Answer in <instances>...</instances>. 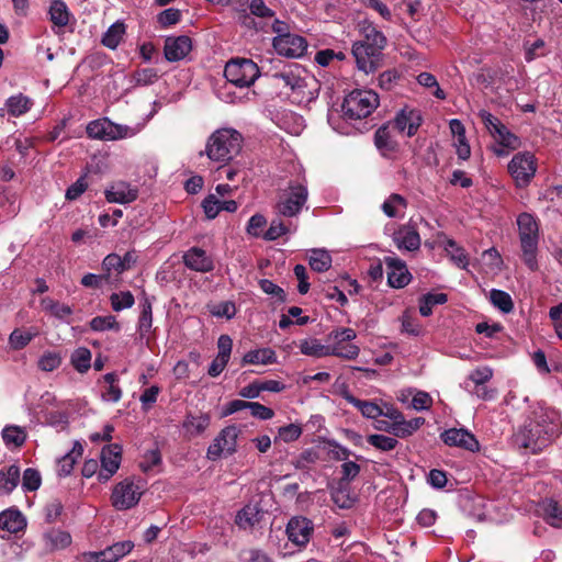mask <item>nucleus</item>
<instances>
[{
  "instance_id": "f257e3e1",
  "label": "nucleus",
  "mask_w": 562,
  "mask_h": 562,
  "mask_svg": "<svg viewBox=\"0 0 562 562\" xmlns=\"http://www.w3.org/2000/svg\"><path fill=\"white\" fill-rule=\"evenodd\" d=\"M561 418L558 411L540 406L533 418L517 435V442L532 452L540 451L561 432Z\"/></svg>"
},
{
  "instance_id": "f03ea898",
  "label": "nucleus",
  "mask_w": 562,
  "mask_h": 562,
  "mask_svg": "<svg viewBox=\"0 0 562 562\" xmlns=\"http://www.w3.org/2000/svg\"><path fill=\"white\" fill-rule=\"evenodd\" d=\"M517 226L521 259L530 271H537L539 269L537 260L539 222L532 214L522 212L517 216Z\"/></svg>"
},
{
  "instance_id": "7ed1b4c3",
  "label": "nucleus",
  "mask_w": 562,
  "mask_h": 562,
  "mask_svg": "<svg viewBox=\"0 0 562 562\" xmlns=\"http://www.w3.org/2000/svg\"><path fill=\"white\" fill-rule=\"evenodd\" d=\"M243 136L233 128H220L209 137L205 154L213 161L226 162L241 150Z\"/></svg>"
},
{
  "instance_id": "20e7f679",
  "label": "nucleus",
  "mask_w": 562,
  "mask_h": 562,
  "mask_svg": "<svg viewBox=\"0 0 562 562\" xmlns=\"http://www.w3.org/2000/svg\"><path fill=\"white\" fill-rule=\"evenodd\" d=\"M379 106V95L372 90L356 89L348 93L341 104L346 120L358 121L368 117Z\"/></svg>"
},
{
  "instance_id": "39448f33",
  "label": "nucleus",
  "mask_w": 562,
  "mask_h": 562,
  "mask_svg": "<svg viewBox=\"0 0 562 562\" xmlns=\"http://www.w3.org/2000/svg\"><path fill=\"white\" fill-rule=\"evenodd\" d=\"M307 198L308 190L306 186L290 181L288 188L279 194L273 206L274 212L277 215L284 217L297 216L307 202Z\"/></svg>"
},
{
  "instance_id": "423d86ee",
  "label": "nucleus",
  "mask_w": 562,
  "mask_h": 562,
  "mask_svg": "<svg viewBox=\"0 0 562 562\" xmlns=\"http://www.w3.org/2000/svg\"><path fill=\"white\" fill-rule=\"evenodd\" d=\"M224 76L228 82L239 88H248L260 76L258 65L249 58H232L224 68Z\"/></svg>"
},
{
  "instance_id": "0eeeda50",
  "label": "nucleus",
  "mask_w": 562,
  "mask_h": 562,
  "mask_svg": "<svg viewBox=\"0 0 562 562\" xmlns=\"http://www.w3.org/2000/svg\"><path fill=\"white\" fill-rule=\"evenodd\" d=\"M274 80L281 81L284 88H289L292 93L304 98L305 89L310 82H315V78L308 71L296 63H290L282 69L272 75Z\"/></svg>"
},
{
  "instance_id": "6e6552de",
  "label": "nucleus",
  "mask_w": 562,
  "mask_h": 562,
  "mask_svg": "<svg viewBox=\"0 0 562 562\" xmlns=\"http://www.w3.org/2000/svg\"><path fill=\"white\" fill-rule=\"evenodd\" d=\"M145 491V483L138 479H125L117 483L112 492V505L117 510H126L135 507Z\"/></svg>"
},
{
  "instance_id": "1a4fd4ad",
  "label": "nucleus",
  "mask_w": 562,
  "mask_h": 562,
  "mask_svg": "<svg viewBox=\"0 0 562 562\" xmlns=\"http://www.w3.org/2000/svg\"><path fill=\"white\" fill-rule=\"evenodd\" d=\"M508 172L515 180L516 187H528L537 172L536 156L530 151L515 154L508 164Z\"/></svg>"
},
{
  "instance_id": "9d476101",
  "label": "nucleus",
  "mask_w": 562,
  "mask_h": 562,
  "mask_svg": "<svg viewBox=\"0 0 562 562\" xmlns=\"http://www.w3.org/2000/svg\"><path fill=\"white\" fill-rule=\"evenodd\" d=\"M423 116L419 110L404 106L396 112L395 116L386 123L391 125L394 132L407 137L416 135L423 124Z\"/></svg>"
},
{
  "instance_id": "9b49d317",
  "label": "nucleus",
  "mask_w": 562,
  "mask_h": 562,
  "mask_svg": "<svg viewBox=\"0 0 562 562\" xmlns=\"http://www.w3.org/2000/svg\"><path fill=\"white\" fill-rule=\"evenodd\" d=\"M238 432L236 426H227L222 429L214 441L209 446L206 452L207 458L215 461L223 454H233L236 451Z\"/></svg>"
},
{
  "instance_id": "f8f14e48",
  "label": "nucleus",
  "mask_w": 562,
  "mask_h": 562,
  "mask_svg": "<svg viewBox=\"0 0 562 562\" xmlns=\"http://www.w3.org/2000/svg\"><path fill=\"white\" fill-rule=\"evenodd\" d=\"M383 49L356 42L352 46V55L358 68L366 74L375 71L381 66Z\"/></svg>"
},
{
  "instance_id": "ddd939ff",
  "label": "nucleus",
  "mask_w": 562,
  "mask_h": 562,
  "mask_svg": "<svg viewBox=\"0 0 562 562\" xmlns=\"http://www.w3.org/2000/svg\"><path fill=\"white\" fill-rule=\"evenodd\" d=\"M272 45L279 55L288 58H300L307 49L305 37L289 32L276 36Z\"/></svg>"
},
{
  "instance_id": "4468645a",
  "label": "nucleus",
  "mask_w": 562,
  "mask_h": 562,
  "mask_svg": "<svg viewBox=\"0 0 562 562\" xmlns=\"http://www.w3.org/2000/svg\"><path fill=\"white\" fill-rule=\"evenodd\" d=\"M384 263L387 269V283L391 288L402 289L406 286L412 279L405 261L397 257H384Z\"/></svg>"
},
{
  "instance_id": "2eb2a0df",
  "label": "nucleus",
  "mask_w": 562,
  "mask_h": 562,
  "mask_svg": "<svg viewBox=\"0 0 562 562\" xmlns=\"http://www.w3.org/2000/svg\"><path fill=\"white\" fill-rule=\"evenodd\" d=\"M313 531V522L305 517H293L286 525V535L289 540L299 547H304L308 543Z\"/></svg>"
},
{
  "instance_id": "dca6fc26",
  "label": "nucleus",
  "mask_w": 562,
  "mask_h": 562,
  "mask_svg": "<svg viewBox=\"0 0 562 562\" xmlns=\"http://www.w3.org/2000/svg\"><path fill=\"white\" fill-rule=\"evenodd\" d=\"M211 424V416L203 412H188L181 424V431L188 439L203 436Z\"/></svg>"
},
{
  "instance_id": "f3484780",
  "label": "nucleus",
  "mask_w": 562,
  "mask_h": 562,
  "mask_svg": "<svg viewBox=\"0 0 562 562\" xmlns=\"http://www.w3.org/2000/svg\"><path fill=\"white\" fill-rule=\"evenodd\" d=\"M192 50V40L187 35L168 36L165 40L164 56L170 63L184 59Z\"/></svg>"
},
{
  "instance_id": "a211bd4d",
  "label": "nucleus",
  "mask_w": 562,
  "mask_h": 562,
  "mask_svg": "<svg viewBox=\"0 0 562 562\" xmlns=\"http://www.w3.org/2000/svg\"><path fill=\"white\" fill-rule=\"evenodd\" d=\"M442 441L451 447H459L471 452L480 449V443L475 436L463 428H450L441 434Z\"/></svg>"
},
{
  "instance_id": "6ab92c4d",
  "label": "nucleus",
  "mask_w": 562,
  "mask_h": 562,
  "mask_svg": "<svg viewBox=\"0 0 562 562\" xmlns=\"http://www.w3.org/2000/svg\"><path fill=\"white\" fill-rule=\"evenodd\" d=\"M122 448L119 445L104 447L101 452L99 481H108L120 468Z\"/></svg>"
},
{
  "instance_id": "aec40b11",
  "label": "nucleus",
  "mask_w": 562,
  "mask_h": 562,
  "mask_svg": "<svg viewBox=\"0 0 562 562\" xmlns=\"http://www.w3.org/2000/svg\"><path fill=\"white\" fill-rule=\"evenodd\" d=\"M184 266L196 272H211L214 270V261L206 251L200 247H191L183 254Z\"/></svg>"
},
{
  "instance_id": "412c9836",
  "label": "nucleus",
  "mask_w": 562,
  "mask_h": 562,
  "mask_svg": "<svg viewBox=\"0 0 562 562\" xmlns=\"http://www.w3.org/2000/svg\"><path fill=\"white\" fill-rule=\"evenodd\" d=\"M374 145L384 157H390L398 150L400 144L390 124L384 123L375 131Z\"/></svg>"
},
{
  "instance_id": "4be33fe9",
  "label": "nucleus",
  "mask_w": 562,
  "mask_h": 562,
  "mask_svg": "<svg viewBox=\"0 0 562 562\" xmlns=\"http://www.w3.org/2000/svg\"><path fill=\"white\" fill-rule=\"evenodd\" d=\"M104 196L109 203L128 204L138 198V189L120 181L105 189Z\"/></svg>"
},
{
  "instance_id": "5701e85b",
  "label": "nucleus",
  "mask_w": 562,
  "mask_h": 562,
  "mask_svg": "<svg viewBox=\"0 0 562 562\" xmlns=\"http://www.w3.org/2000/svg\"><path fill=\"white\" fill-rule=\"evenodd\" d=\"M393 241L398 249H405L407 251H415L420 247L419 233L412 225L400 226L393 234Z\"/></svg>"
},
{
  "instance_id": "b1692460",
  "label": "nucleus",
  "mask_w": 562,
  "mask_h": 562,
  "mask_svg": "<svg viewBox=\"0 0 562 562\" xmlns=\"http://www.w3.org/2000/svg\"><path fill=\"white\" fill-rule=\"evenodd\" d=\"M43 542L48 551L63 550L71 544V536L68 531L52 528L43 533Z\"/></svg>"
},
{
  "instance_id": "393cba45",
  "label": "nucleus",
  "mask_w": 562,
  "mask_h": 562,
  "mask_svg": "<svg viewBox=\"0 0 562 562\" xmlns=\"http://www.w3.org/2000/svg\"><path fill=\"white\" fill-rule=\"evenodd\" d=\"M140 314L138 318V331H139V338L140 342L143 344V339L146 340V348L153 349L154 346L150 342L149 331L153 324V311H151V303L148 297H145L144 301L140 303Z\"/></svg>"
},
{
  "instance_id": "a878e982",
  "label": "nucleus",
  "mask_w": 562,
  "mask_h": 562,
  "mask_svg": "<svg viewBox=\"0 0 562 562\" xmlns=\"http://www.w3.org/2000/svg\"><path fill=\"white\" fill-rule=\"evenodd\" d=\"M538 513L550 526L555 528L562 526V507L558 502L551 498L541 501L538 505Z\"/></svg>"
},
{
  "instance_id": "bb28decb",
  "label": "nucleus",
  "mask_w": 562,
  "mask_h": 562,
  "mask_svg": "<svg viewBox=\"0 0 562 562\" xmlns=\"http://www.w3.org/2000/svg\"><path fill=\"white\" fill-rule=\"evenodd\" d=\"M26 526L24 516L16 509H7L0 513V530L16 533Z\"/></svg>"
},
{
  "instance_id": "cd10ccee",
  "label": "nucleus",
  "mask_w": 562,
  "mask_h": 562,
  "mask_svg": "<svg viewBox=\"0 0 562 562\" xmlns=\"http://www.w3.org/2000/svg\"><path fill=\"white\" fill-rule=\"evenodd\" d=\"M261 519V512L255 505H246L235 517V524L239 529L251 530Z\"/></svg>"
},
{
  "instance_id": "c85d7f7f",
  "label": "nucleus",
  "mask_w": 562,
  "mask_h": 562,
  "mask_svg": "<svg viewBox=\"0 0 562 562\" xmlns=\"http://www.w3.org/2000/svg\"><path fill=\"white\" fill-rule=\"evenodd\" d=\"M356 336V331L352 328L347 327L339 330H333L329 334L328 340L333 345V351L345 350L347 348H353L355 351H359V348L351 344Z\"/></svg>"
},
{
  "instance_id": "c756f323",
  "label": "nucleus",
  "mask_w": 562,
  "mask_h": 562,
  "mask_svg": "<svg viewBox=\"0 0 562 562\" xmlns=\"http://www.w3.org/2000/svg\"><path fill=\"white\" fill-rule=\"evenodd\" d=\"M344 398L356 408L360 411L363 417L376 419L382 416V407L374 402L361 401L355 397L349 392L342 393Z\"/></svg>"
},
{
  "instance_id": "7c9ffc66",
  "label": "nucleus",
  "mask_w": 562,
  "mask_h": 562,
  "mask_svg": "<svg viewBox=\"0 0 562 562\" xmlns=\"http://www.w3.org/2000/svg\"><path fill=\"white\" fill-rule=\"evenodd\" d=\"M20 482V468L15 464L0 469V493H11Z\"/></svg>"
},
{
  "instance_id": "2f4dec72",
  "label": "nucleus",
  "mask_w": 562,
  "mask_h": 562,
  "mask_svg": "<svg viewBox=\"0 0 562 562\" xmlns=\"http://www.w3.org/2000/svg\"><path fill=\"white\" fill-rule=\"evenodd\" d=\"M27 434L23 427L9 425L2 430V440L9 449H16L24 445Z\"/></svg>"
},
{
  "instance_id": "473e14b6",
  "label": "nucleus",
  "mask_w": 562,
  "mask_h": 562,
  "mask_svg": "<svg viewBox=\"0 0 562 562\" xmlns=\"http://www.w3.org/2000/svg\"><path fill=\"white\" fill-rule=\"evenodd\" d=\"M48 14L55 26L65 27L69 23L70 12L67 4L61 0L50 1Z\"/></svg>"
},
{
  "instance_id": "72a5a7b5",
  "label": "nucleus",
  "mask_w": 562,
  "mask_h": 562,
  "mask_svg": "<svg viewBox=\"0 0 562 562\" xmlns=\"http://www.w3.org/2000/svg\"><path fill=\"white\" fill-rule=\"evenodd\" d=\"M125 32L126 25L124 22L116 21L103 34L101 40L102 45L110 49H115L123 40Z\"/></svg>"
},
{
  "instance_id": "f704fd0d",
  "label": "nucleus",
  "mask_w": 562,
  "mask_h": 562,
  "mask_svg": "<svg viewBox=\"0 0 562 562\" xmlns=\"http://www.w3.org/2000/svg\"><path fill=\"white\" fill-rule=\"evenodd\" d=\"M425 423V418L415 417L411 420H406L404 416L402 419L394 423L393 436L398 438H406L412 436L416 430H418Z\"/></svg>"
},
{
  "instance_id": "c9c22d12",
  "label": "nucleus",
  "mask_w": 562,
  "mask_h": 562,
  "mask_svg": "<svg viewBox=\"0 0 562 562\" xmlns=\"http://www.w3.org/2000/svg\"><path fill=\"white\" fill-rule=\"evenodd\" d=\"M7 112L12 116H21L25 114L32 106V101L29 97L19 93L10 97L5 101Z\"/></svg>"
},
{
  "instance_id": "e433bc0d",
  "label": "nucleus",
  "mask_w": 562,
  "mask_h": 562,
  "mask_svg": "<svg viewBox=\"0 0 562 562\" xmlns=\"http://www.w3.org/2000/svg\"><path fill=\"white\" fill-rule=\"evenodd\" d=\"M331 256L325 249H312L310 256V267L316 272L327 271L331 267Z\"/></svg>"
},
{
  "instance_id": "4c0bfd02",
  "label": "nucleus",
  "mask_w": 562,
  "mask_h": 562,
  "mask_svg": "<svg viewBox=\"0 0 562 562\" xmlns=\"http://www.w3.org/2000/svg\"><path fill=\"white\" fill-rule=\"evenodd\" d=\"M363 40L359 41L363 44H369L370 46H374L376 48H385L386 46V37L385 35L379 31L374 25L368 24L362 27Z\"/></svg>"
},
{
  "instance_id": "58836bf2",
  "label": "nucleus",
  "mask_w": 562,
  "mask_h": 562,
  "mask_svg": "<svg viewBox=\"0 0 562 562\" xmlns=\"http://www.w3.org/2000/svg\"><path fill=\"white\" fill-rule=\"evenodd\" d=\"M448 301L446 293H427L419 299V313L422 316H429L432 307L437 304H445Z\"/></svg>"
},
{
  "instance_id": "ea45409f",
  "label": "nucleus",
  "mask_w": 562,
  "mask_h": 562,
  "mask_svg": "<svg viewBox=\"0 0 562 562\" xmlns=\"http://www.w3.org/2000/svg\"><path fill=\"white\" fill-rule=\"evenodd\" d=\"M470 384V382H462L460 386L471 396H474L481 401H492L496 397V390L488 387L486 383L472 385Z\"/></svg>"
},
{
  "instance_id": "a19ab883",
  "label": "nucleus",
  "mask_w": 562,
  "mask_h": 562,
  "mask_svg": "<svg viewBox=\"0 0 562 562\" xmlns=\"http://www.w3.org/2000/svg\"><path fill=\"white\" fill-rule=\"evenodd\" d=\"M407 201L398 193H392L382 204V211L389 217H397L398 209H406Z\"/></svg>"
},
{
  "instance_id": "79ce46f5",
  "label": "nucleus",
  "mask_w": 562,
  "mask_h": 562,
  "mask_svg": "<svg viewBox=\"0 0 562 562\" xmlns=\"http://www.w3.org/2000/svg\"><path fill=\"white\" fill-rule=\"evenodd\" d=\"M490 300L491 303L503 313H509L514 310L512 296L503 290L493 289L490 292Z\"/></svg>"
},
{
  "instance_id": "37998d69",
  "label": "nucleus",
  "mask_w": 562,
  "mask_h": 562,
  "mask_svg": "<svg viewBox=\"0 0 562 562\" xmlns=\"http://www.w3.org/2000/svg\"><path fill=\"white\" fill-rule=\"evenodd\" d=\"M532 361L540 373L562 372V363L548 360L546 353H532Z\"/></svg>"
},
{
  "instance_id": "c03bdc74",
  "label": "nucleus",
  "mask_w": 562,
  "mask_h": 562,
  "mask_svg": "<svg viewBox=\"0 0 562 562\" xmlns=\"http://www.w3.org/2000/svg\"><path fill=\"white\" fill-rule=\"evenodd\" d=\"M111 306L115 312L130 308L134 305V295L131 291L112 293L110 296Z\"/></svg>"
},
{
  "instance_id": "a18cd8bd",
  "label": "nucleus",
  "mask_w": 562,
  "mask_h": 562,
  "mask_svg": "<svg viewBox=\"0 0 562 562\" xmlns=\"http://www.w3.org/2000/svg\"><path fill=\"white\" fill-rule=\"evenodd\" d=\"M446 251L450 255L451 260L461 269H465L469 265L468 256L463 248L459 247L453 239L447 241Z\"/></svg>"
},
{
  "instance_id": "49530a36",
  "label": "nucleus",
  "mask_w": 562,
  "mask_h": 562,
  "mask_svg": "<svg viewBox=\"0 0 562 562\" xmlns=\"http://www.w3.org/2000/svg\"><path fill=\"white\" fill-rule=\"evenodd\" d=\"M367 441L371 446L376 448L378 450L385 451V452L395 449V447L398 443V441L393 437H387L384 435H376V434L369 435L367 437Z\"/></svg>"
},
{
  "instance_id": "de8ad7c7",
  "label": "nucleus",
  "mask_w": 562,
  "mask_h": 562,
  "mask_svg": "<svg viewBox=\"0 0 562 562\" xmlns=\"http://www.w3.org/2000/svg\"><path fill=\"white\" fill-rule=\"evenodd\" d=\"M493 378V370L487 366H482L473 369L469 372L468 376L463 382H470L472 384L487 383Z\"/></svg>"
},
{
  "instance_id": "09e8293b",
  "label": "nucleus",
  "mask_w": 562,
  "mask_h": 562,
  "mask_svg": "<svg viewBox=\"0 0 562 562\" xmlns=\"http://www.w3.org/2000/svg\"><path fill=\"white\" fill-rule=\"evenodd\" d=\"M33 336L34 334H32L29 329L16 328L11 333L9 341L13 349L19 350L25 348L32 340Z\"/></svg>"
},
{
  "instance_id": "8fccbe9b",
  "label": "nucleus",
  "mask_w": 562,
  "mask_h": 562,
  "mask_svg": "<svg viewBox=\"0 0 562 562\" xmlns=\"http://www.w3.org/2000/svg\"><path fill=\"white\" fill-rule=\"evenodd\" d=\"M290 232L289 227L282 220L274 218L271 221L269 228L263 233L262 238L268 241H273Z\"/></svg>"
},
{
  "instance_id": "3c124183",
  "label": "nucleus",
  "mask_w": 562,
  "mask_h": 562,
  "mask_svg": "<svg viewBox=\"0 0 562 562\" xmlns=\"http://www.w3.org/2000/svg\"><path fill=\"white\" fill-rule=\"evenodd\" d=\"M259 286L266 294L276 297L277 302L284 303L286 301L285 291L278 284L273 283L271 280H259Z\"/></svg>"
},
{
  "instance_id": "603ef678",
  "label": "nucleus",
  "mask_w": 562,
  "mask_h": 562,
  "mask_svg": "<svg viewBox=\"0 0 562 562\" xmlns=\"http://www.w3.org/2000/svg\"><path fill=\"white\" fill-rule=\"evenodd\" d=\"M42 483L41 474L37 470L29 468L24 471L22 477V488L27 492L36 491Z\"/></svg>"
},
{
  "instance_id": "864d4df0",
  "label": "nucleus",
  "mask_w": 562,
  "mask_h": 562,
  "mask_svg": "<svg viewBox=\"0 0 562 562\" xmlns=\"http://www.w3.org/2000/svg\"><path fill=\"white\" fill-rule=\"evenodd\" d=\"M266 225H267L266 217L260 213H256L255 215H252L249 218L247 226H246V232L248 235H250L252 237H256V238L262 237L263 228Z\"/></svg>"
},
{
  "instance_id": "5fc2aeb1",
  "label": "nucleus",
  "mask_w": 562,
  "mask_h": 562,
  "mask_svg": "<svg viewBox=\"0 0 562 562\" xmlns=\"http://www.w3.org/2000/svg\"><path fill=\"white\" fill-rule=\"evenodd\" d=\"M495 138H497L501 146L507 149L514 150L520 146L519 137L513 134L505 125L496 134Z\"/></svg>"
},
{
  "instance_id": "6e6d98bb",
  "label": "nucleus",
  "mask_w": 562,
  "mask_h": 562,
  "mask_svg": "<svg viewBox=\"0 0 562 562\" xmlns=\"http://www.w3.org/2000/svg\"><path fill=\"white\" fill-rule=\"evenodd\" d=\"M181 20V11L179 9L169 8L161 11L157 15V22L164 29L179 23Z\"/></svg>"
},
{
  "instance_id": "4d7b16f0",
  "label": "nucleus",
  "mask_w": 562,
  "mask_h": 562,
  "mask_svg": "<svg viewBox=\"0 0 562 562\" xmlns=\"http://www.w3.org/2000/svg\"><path fill=\"white\" fill-rule=\"evenodd\" d=\"M210 313L216 317H225L231 319L236 314V306L232 301H224L213 304L210 307Z\"/></svg>"
},
{
  "instance_id": "13d9d810",
  "label": "nucleus",
  "mask_w": 562,
  "mask_h": 562,
  "mask_svg": "<svg viewBox=\"0 0 562 562\" xmlns=\"http://www.w3.org/2000/svg\"><path fill=\"white\" fill-rule=\"evenodd\" d=\"M302 435V427L300 424H289L279 428L278 437L284 442L295 441Z\"/></svg>"
},
{
  "instance_id": "bf43d9fd",
  "label": "nucleus",
  "mask_w": 562,
  "mask_h": 562,
  "mask_svg": "<svg viewBox=\"0 0 562 562\" xmlns=\"http://www.w3.org/2000/svg\"><path fill=\"white\" fill-rule=\"evenodd\" d=\"M103 273H108V280L110 279L111 271L116 273L124 272V263L121 261V256L117 254L108 255L102 261Z\"/></svg>"
},
{
  "instance_id": "052dcab7",
  "label": "nucleus",
  "mask_w": 562,
  "mask_h": 562,
  "mask_svg": "<svg viewBox=\"0 0 562 562\" xmlns=\"http://www.w3.org/2000/svg\"><path fill=\"white\" fill-rule=\"evenodd\" d=\"M400 79L401 75L396 69H387L380 74L378 85L381 89L390 91L395 87V85H397Z\"/></svg>"
},
{
  "instance_id": "680f3d73",
  "label": "nucleus",
  "mask_w": 562,
  "mask_h": 562,
  "mask_svg": "<svg viewBox=\"0 0 562 562\" xmlns=\"http://www.w3.org/2000/svg\"><path fill=\"white\" fill-rule=\"evenodd\" d=\"M90 326L93 330L102 331L105 329H113L116 330L120 329V326L115 319L114 316L108 315V316H95L91 319Z\"/></svg>"
},
{
  "instance_id": "e2e57ef3",
  "label": "nucleus",
  "mask_w": 562,
  "mask_h": 562,
  "mask_svg": "<svg viewBox=\"0 0 562 562\" xmlns=\"http://www.w3.org/2000/svg\"><path fill=\"white\" fill-rule=\"evenodd\" d=\"M133 77L137 86H148L154 83L159 75L154 68H143L136 70Z\"/></svg>"
},
{
  "instance_id": "0e129e2a",
  "label": "nucleus",
  "mask_w": 562,
  "mask_h": 562,
  "mask_svg": "<svg viewBox=\"0 0 562 562\" xmlns=\"http://www.w3.org/2000/svg\"><path fill=\"white\" fill-rule=\"evenodd\" d=\"M108 125L109 121H92L87 126V134L90 138L106 139Z\"/></svg>"
},
{
  "instance_id": "69168bd1",
  "label": "nucleus",
  "mask_w": 562,
  "mask_h": 562,
  "mask_svg": "<svg viewBox=\"0 0 562 562\" xmlns=\"http://www.w3.org/2000/svg\"><path fill=\"white\" fill-rule=\"evenodd\" d=\"M479 116L481 117L485 127L494 137L504 126V124L496 116H494L486 110H481Z\"/></svg>"
},
{
  "instance_id": "338daca9",
  "label": "nucleus",
  "mask_w": 562,
  "mask_h": 562,
  "mask_svg": "<svg viewBox=\"0 0 562 562\" xmlns=\"http://www.w3.org/2000/svg\"><path fill=\"white\" fill-rule=\"evenodd\" d=\"M202 207L209 220L215 218L221 212L220 200L214 194H209L203 200Z\"/></svg>"
},
{
  "instance_id": "774afa93",
  "label": "nucleus",
  "mask_w": 562,
  "mask_h": 562,
  "mask_svg": "<svg viewBox=\"0 0 562 562\" xmlns=\"http://www.w3.org/2000/svg\"><path fill=\"white\" fill-rule=\"evenodd\" d=\"M108 273L94 274L87 273L81 278V284L90 289H100L104 283H108Z\"/></svg>"
}]
</instances>
